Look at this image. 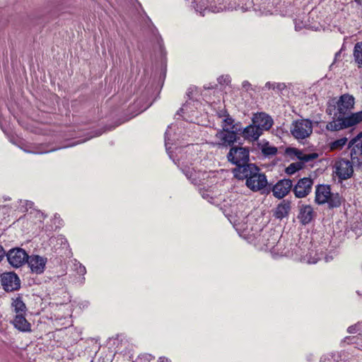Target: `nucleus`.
<instances>
[{"label":"nucleus","instance_id":"13","mask_svg":"<svg viewBox=\"0 0 362 362\" xmlns=\"http://www.w3.org/2000/svg\"><path fill=\"white\" fill-rule=\"evenodd\" d=\"M293 189V182L290 179L279 180L272 187L273 195L277 199H283Z\"/></svg>","mask_w":362,"mask_h":362},{"label":"nucleus","instance_id":"23","mask_svg":"<svg viewBox=\"0 0 362 362\" xmlns=\"http://www.w3.org/2000/svg\"><path fill=\"white\" fill-rule=\"evenodd\" d=\"M291 209V203L288 201L283 200L277 205L274 211V216L278 219H282L288 215Z\"/></svg>","mask_w":362,"mask_h":362},{"label":"nucleus","instance_id":"6","mask_svg":"<svg viewBox=\"0 0 362 362\" xmlns=\"http://www.w3.org/2000/svg\"><path fill=\"white\" fill-rule=\"evenodd\" d=\"M291 135L297 140H303L310 136L313 132V122L310 119L293 121L290 128Z\"/></svg>","mask_w":362,"mask_h":362},{"label":"nucleus","instance_id":"40","mask_svg":"<svg viewBox=\"0 0 362 362\" xmlns=\"http://www.w3.org/2000/svg\"><path fill=\"white\" fill-rule=\"evenodd\" d=\"M347 331L350 334H355L358 331V329H357V325H351L350 327H348L347 329Z\"/></svg>","mask_w":362,"mask_h":362},{"label":"nucleus","instance_id":"33","mask_svg":"<svg viewBox=\"0 0 362 362\" xmlns=\"http://www.w3.org/2000/svg\"><path fill=\"white\" fill-rule=\"evenodd\" d=\"M261 150L265 156H272L277 153V148L270 146L268 142L262 145Z\"/></svg>","mask_w":362,"mask_h":362},{"label":"nucleus","instance_id":"43","mask_svg":"<svg viewBox=\"0 0 362 362\" xmlns=\"http://www.w3.org/2000/svg\"><path fill=\"white\" fill-rule=\"evenodd\" d=\"M189 103H187L186 104H185L181 108L180 110H179V112H177L179 114L180 112H185V111L187 110L188 109V106H189Z\"/></svg>","mask_w":362,"mask_h":362},{"label":"nucleus","instance_id":"1","mask_svg":"<svg viewBox=\"0 0 362 362\" xmlns=\"http://www.w3.org/2000/svg\"><path fill=\"white\" fill-rule=\"evenodd\" d=\"M289 246L288 248L284 239L280 236L269 252L273 256L291 257L296 261L306 264L317 263L322 255V253L319 254L316 250L309 249L307 251L305 247L303 248L297 245L289 244Z\"/></svg>","mask_w":362,"mask_h":362},{"label":"nucleus","instance_id":"4","mask_svg":"<svg viewBox=\"0 0 362 362\" xmlns=\"http://www.w3.org/2000/svg\"><path fill=\"white\" fill-rule=\"evenodd\" d=\"M227 158L230 163L236 165L235 168H240L252 164L249 163L250 151L246 147H232L227 154Z\"/></svg>","mask_w":362,"mask_h":362},{"label":"nucleus","instance_id":"55","mask_svg":"<svg viewBox=\"0 0 362 362\" xmlns=\"http://www.w3.org/2000/svg\"><path fill=\"white\" fill-rule=\"evenodd\" d=\"M173 145H174V146H176V144H174V143H173ZM170 146L172 147V145H170Z\"/></svg>","mask_w":362,"mask_h":362},{"label":"nucleus","instance_id":"21","mask_svg":"<svg viewBox=\"0 0 362 362\" xmlns=\"http://www.w3.org/2000/svg\"><path fill=\"white\" fill-rule=\"evenodd\" d=\"M24 314H17L13 321V325L19 331L30 332L31 325L25 319Z\"/></svg>","mask_w":362,"mask_h":362},{"label":"nucleus","instance_id":"36","mask_svg":"<svg viewBox=\"0 0 362 362\" xmlns=\"http://www.w3.org/2000/svg\"><path fill=\"white\" fill-rule=\"evenodd\" d=\"M218 81L221 85H228L231 81V78L229 75H223L218 78Z\"/></svg>","mask_w":362,"mask_h":362},{"label":"nucleus","instance_id":"29","mask_svg":"<svg viewBox=\"0 0 362 362\" xmlns=\"http://www.w3.org/2000/svg\"><path fill=\"white\" fill-rule=\"evenodd\" d=\"M12 300L11 305L17 314H23L26 312L27 308L21 297L18 296Z\"/></svg>","mask_w":362,"mask_h":362},{"label":"nucleus","instance_id":"48","mask_svg":"<svg viewBox=\"0 0 362 362\" xmlns=\"http://www.w3.org/2000/svg\"><path fill=\"white\" fill-rule=\"evenodd\" d=\"M42 128H39V129H37L35 130L34 132H35L36 134H40V133H42Z\"/></svg>","mask_w":362,"mask_h":362},{"label":"nucleus","instance_id":"37","mask_svg":"<svg viewBox=\"0 0 362 362\" xmlns=\"http://www.w3.org/2000/svg\"><path fill=\"white\" fill-rule=\"evenodd\" d=\"M294 24H295L296 30H300L306 26L305 23H304L303 21H300V19H298V18L294 20Z\"/></svg>","mask_w":362,"mask_h":362},{"label":"nucleus","instance_id":"5","mask_svg":"<svg viewBox=\"0 0 362 362\" xmlns=\"http://www.w3.org/2000/svg\"><path fill=\"white\" fill-rule=\"evenodd\" d=\"M280 233L275 229L262 230L261 233L256 238V246L259 250L270 251L274 244L279 239Z\"/></svg>","mask_w":362,"mask_h":362},{"label":"nucleus","instance_id":"22","mask_svg":"<svg viewBox=\"0 0 362 362\" xmlns=\"http://www.w3.org/2000/svg\"><path fill=\"white\" fill-rule=\"evenodd\" d=\"M314 217L313 209L310 205L303 206L300 209L298 218L300 222L305 225L309 223Z\"/></svg>","mask_w":362,"mask_h":362},{"label":"nucleus","instance_id":"50","mask_svg":"<svg viewBox=\"0 0 362 362\" xmlns=\"http://www.w3.org/2000/svg\"><path fill=\"white\" fill-rule=\"evenodd\" d=\"M332 112L331 109H330L329 107H328V108L327 109V112L331 115V114H332V112Z\"/></svg>","mask_w":362,"mask_h":362},{"label":"nucleus","instance_id":"8","mask_svg":"<svg viewBox=\"0 0 362 362\" xmlns=\"http://www.w3.org/2000/svg\"><path fill=\"white\" fill-rule=\"evenodd\" d=\"M8 262L14 268H19L27 263L29 259V255L25 250L21 247H14L10 249L6 252Z\"/></svg>","mask_w":362,"mask_h":362},{"label":"nucleus","instance_id":"19","mask_svg":"<svg viewBox=\"0 0 362 362\" xmlns=\"http://www.w3.org/2000/svg\"><path fill=\"white\" fill-rule=\"evenodd\" d=\"M262 132H263L252 123L243 129L242 135L245 139L254 141L259 139V137L262 134Z\"/></svg>","mask_w":362,"mask_h":362},{"label":"nucleus","instance_id":"32","mask_svg":"<svg viewBox=\"0 0 362 362\" xmlns=\"http://www.w3.org/2000/svg\"><path fill=\"white\" fill-rule=\"evenodd\" d=\"M346 143L347 139L346 137H342L341 139L330 142L329 146L330 150L332 151L340 150L346 145Z\"/></svg>","mask_w":362,"mask_h":362},{"label":"nucleus","instance_id":"11","mask_svg":"<svg viewBox=\"0 0 362 362\" xmlns=\"http://www.w3.org/2000/svg\"><path fill=\"white\" fill-rule=\"evenodd\" d=\"M313 180L310 177L300 179L297 183L293 185V192L296 198H304L307 197L312 190Z\"/></svg>","mask_w":362,"mask_h":362},{"label":"nucleus","instance_id":"26","mask_svg":"<svg viewBox=\"0 0 362 362\" xmlns=\"http://www.w3.org/2000/svg\"><path fill=\"white\" fill-rule=\"evenodd\" d=\"M343 117L344 119L346 127H351L362 122V110L351 114L349 113Z\"/></svg>","mask_w":362,"mask_h":362},{"label":"nucleus","instance_id":"45","mask_svg":"<svg viewBox=\"0 0 362 362\" xmlns=\"http://www.w3.org/2000/svg\"><path fill=\"white\" fill-rule=\"evenodd\" d=\"M265 87L268 89H272L274 88V82L272 83V82H267L266 84H265Z\"/></svg>","mask_w":362,"mask_h":362},{"label":"nucleus","instance_id":"31","mask_svg":"<svg viewBox=\"0 0 362 362\" xmlns=\"http://www.w3.org/2000/svg\"><path fill=\"white\" fill-rule=\"evenodd\" d=\"M354 57L359 67L362 66V42H357L354 46Z\"/></svg>","mask_w":362,"mask_h":362},{"label":"nucleus","instance_id":"39","mask_svg":"<svg viewBox=\"0 0 362 362\" xmlns=\"http://www.w3.org/2000/svg\"><path fill=\"white\" fill-rule=\"evenodd\" d=\"M351 230L355 233L357 236H360L362 234L361 224L358 223L356 226L351 227Z\"/></svg>","mask_w":362,"mask_h":362},{"label":"nucleus","instance_id":"44","mask_svg":"<svg viewBox=\"0 0 362 362\" xmlns=\"http://www.w3.org/2000/svg\"><path fill=\"white\" fill-rule=\"evenodd\" d=\"M334 255H336L335 252H334V253H333V255H330V256H329V255H325V262H329L330 260H332V259H333V257H334Z\"/></svg>","mask_w":362,"mask_h":362},{"label":"nucleus","instance_id":"16","mask_svg":"<svg viewBox=\"0 0 362 362\" xmlns=\"http://www.w3.org/2000/svg\"><path fill=\"white\" fill-rule=\"evenodd\" d=\"M216 137L218 139V142L216 144L218 146H231L237 140L236 133L234 130H220L216 134Z\"/></svg>","mask_w":362,"mask_h":362},{"label":"nucleus","instance_id":"3","mask_svg":"<svg viewBox=\"0 0 362 362\" xmlns=\"http://www.w3.org/2000/svg\"><path fill=\"white\" fill-rule=\"evenodd\" d=\"M315 202L319 204L327 203L331 208L341 205V197L339 194L331 192L330 187L327 185H317L315 190Z\"/></svg>","mask_w":362,"mask_h":362},{"label":"nucleus","instance_id":"53","mask_svg":"<svg viewBox=\"0 0 362 362\" xmlns=\"http://www.w3.org/2000/svg\"><path fill=\"white\" fill-rule=\"evenodd\" d=\"M62 243H63V240L66 241L64 238H61Z\"/></svg>","mask_w":362,"mask_h":362},{"label":"nucleus","instance_id":"2","mask_svg":"<svg viewBox=\"0 0 362 362\" xmlns=\"http://www.w3.org/2000/svg\"><path fill=\"white\" fill-rule=\"evenodd\" d=\"M234 176L238 180H245V185L252 192L264 193L268 185L266 175L260 172V169L252 164L233 170Z\"/></svg>","mask_w":362,"mask_h":362},{"label":"nucleus","instance_id":"12","mask_svg":"<svg viewBox=\"0 0 362 362\" xmlns=\"http://www.w3.org/2000/svg\"><path fill=\"white\" fill-rule=\"evenodd\" d=\"M1 285L6 291H17L21 287V281L14 272H6L1 276Z\"/></svg>","mask_w":362,"mask_h":362},{"label":"nucleus","instance_id":"9","mask_svg":"<svg viewBox=\"0 0 362 362\" xmlns=\"http://www.w3.org/2000/svg\"><path fill=\"white\" fill-rule=\"evenodd\" d=\"M334 168V172L339 180H347L350 178L354 173L352 162L349 160L339 159L337 160Z\"/></svg>","mask_w":362,"mask_h":362},{"label":"nucleus","instance_id":"42","mask_svg":"<svg viewBox=\"0 0 362 362\" xmlns=\"http://www.w3.org/2000/svg\"><path fill=\"white\" fill-rule=\"evenodd\" d=\"M6 252H5L4 247L0 244V262L3 260L4 257L6 256Z\"/></svg>","mask_w":362,"mask_h":362},{"label":"nucleus","instance_id":"18","mask_svg":"<svg viewBox=\"0 0 362 362\" xmlns=\"http://www.w3.org/2000/svg\"><path fill=\"white\" fill-rule=\"evenodd\" d=\"M181 169L187 179L195 185H200L202 180H204V173H202L200 171L197 172L194 168H191L189 167H185V168Z\"/></svg>","mask_w":362,"mask_h":362},{"label":"nucleus","instance_id":"28","mask_svg":"<svg viewBox=\"0 0 362 362\" xmlns=\"http://www.w3.org/2000/svg\"><path fill=\"white\" fill-rule=\"evenodd\" d=\"M349 147L352 148L355 154L356 151H358L362 156V132L359 133L349 141Z\"/></svg>","mask_w":362,"mask_h":362},{"label":"nucleus","instance_id":"24","mask_svg":"<svg viewBox=\"0 0 362 362\" xmlns=\"http://www.w3.org/2000/svg\"><path fill=\"white\" fill-rule=\"evenodd\" d=\"M336 117V119L334 118L333 120L327 124L326 129L328 131L337 132L347 128L344 117L339 115Z\"/></svg>","mask_w":362,"mask_h":362},{"label":"nucleus","instance_id":"52","mask_svg":"<svg viewBox=\"0 0 362 362\" xmlns=\"http://www.w3.org/2000/svg\"><path fill=\"white\" fill-rule=\"evenodd\" d=\"M339 54H340L339 52L337 53L336 55H335V57H337Z\"/></svg>","mask_w":362,"mask_h":362},{"label":"nucleus","instance_id":"25","mask_svg":"<svg viewBox=\"0 0 362 362\" xmlns=\"http://www.w3.org/2000/svg\"><path fill=\"white\" fill-rule=\"evenodd\" d=\"M293 154L295 156L301 161V163H306L310 161L314 160L319 157V154L317 153H307L301 150L296 148L293 149Z\"/></svg>","mask_w":362,"mask_h":362},{"label":"nucleus","instance_id":"14","mask_svg":"<svg viewBox=\"0 0 362 362\" xmlns=\"http://www.w3.org/2000/svg\"><path fill=\"white\" fill-rule=\"evenodd\" d=\"M21 144H19V147L22 148L24 151L30 153L35 154H42L47 153L49 152L54 151L56 150L60 149L62 147H51L49 144H33L31 146H28L24 144L22 141H20Z\"/></svg>","mask_w":362,"mask_h":362},{"label":"nucleus","instance_id":"7","mask_svg":"<svg viewBox=\"0 0 362 362\" xmlns=\"http://www.w3.org/2000/svg\"><path fill=\"white\" fill-rule=\"evenodd\" d=\"M213 0H186L200 16H204L206 12L219 13L226 9V6L219 4L218 6L212 4Z\"/></svg>","mask_w":362,"mask_h":362},{"label":"nucleus","instance_id":"10","mask_svg":"<svg viewBox=\"0 0 362 362\" xmlns=\"http://www.w3.org/2000/svg\"><path fill=\"white\" fill-rule=\"evenodd\" d=\"M354 104L355 100L352 95H342L336 103L337 112L334 113V116L339 115L344 117L348 115L354 109Z\"/></svg>","mask_w":362,"mask_h":362},{"label":"nucleus","instance_id":"54","mask_svg":"<svg viewBox=\"0 0 362 362\" xmlns=\"http://www.w3.org/2000/svg\"><path fill=\"white\" fill-rule=\"evenodd\" d=\"M358 296H361V293L359 291H357Z\"/></svg>","mask_w":362,"mask_h":362},{"label":"nucleus","instance_id":"27","mask_svg":"<svg viewBox=\"0 0 362 362\" xmlns=\"http://www.w3.org/2000/svg\"><path fill=\"white\" fill-rule=\"evenodd\" d=\"M227 216L230 222L233 223L235 227H237V230L246 229L242 225L243 219L246 218L245 214H243L242 213L240 215L228 214Z\"/></svg>","mask_w":362,"mask_h":362},{"label":"nucleus","instance_id":"46","mask_svg":"<svg viewBox=\"0 0 362 362\" xmlns=\"http://www.w3.org/2000/svg\"><path fill=\"white\" fill-rule=\"evenodd\" d=\"M158 362H170L168 358L165 357H160Z\"/></svg>","mask_w":362,"mask_h":362},{"label":"nucleus","instance_id":"38","mask_svg":"<svg viewBox=\"0 0 362 362\" xmlns=\"http://www.w3.org/2000/svg\"><path fill=\"white\" fill-rule=\"evenodd\" d=\"M286 86L284 83H275L274 82V88L273 90L276 92H281L284 89H286Z\"/></svg>","mask_w":362,"mask_h":362},{"label":"nucleus","instance_id":"17","mask_svg":"<svg viewBox=\"0 0 362 362\" xmlns=\"http://www.w3.org/2000/svg\"><path fill=\"white\" fill-rule=\"evenodd\" d=\"M252 122L262 132L269 130L273 124L272 117L264 112L255 114L252 118Z\"/></svg>","mask_w":362,"mask_h":362},{"label":"nucleus","instance_id":"20","mask_svg":"<svg viewBox=\"0 0 362 362\" xmlns=\"http://www.w3.org/2000/svg\"><path fill=\"white\" fill-rule=\"evenodd\" d=\"M172 129L173 126H169L167 129L165 134V146L166 148V151L169 156V157L173 160V162L177 164L178 166L180 165L179 160H176L173 155V151L170 150L171 146L170 145L173 144V141L175 140L174 136L172 137Z\"/></svg>","mask_w":362,"mask_h":362},{"label":"nucleus","instance_id":"51","mask_svg":"<svg viewBox=\"0 0 362 362\" xmlns=\"http://www.w3.org/2000/svg\"><path fill=\"white\" fill-rule=\"evenodd\" d=\"M351 159L354 160L355 158L354 156V153H352V151L351 152Z\"/></svg>","mask_w":362,"mask_h":362},{"label":"nucleus","instance_id":"34","mask_svg":"<svg viewBox=\"0 0 362 362\" xmlns=\"http://www.w3.org/2000/svg\"><path fill=\"white\" fill-rule=\"evenodd\" d=\"M234 120L229 115H227L225 116V118L223 119L222 122V130H227V131H231L234 129V124H233Z\"/></svg>","mask_w":362,"mask_h":362},{"label":"nucleus","instance_id":"47","mask_svg":"<svg viewBox=\"0 0 362 362\" xmlns=\"http://www.w3.org/2000/svg\"><path fill=\"white\" fill-rule=\"evenodd\" d=\"M160 49L161 54H162V55H165V50L163 49V45H162L161 44H160Z\"/></svg>","mask_w":362,"mask_h":362},{"label":"nucleus","instance_id":"41","mask_svg":"<svg viewBox=\"0 0 362 362\" xmlns=\"http://www.w3.org/2000/svg\"><path fill=\"white\" fill-rule=\"evenodd\" d=\"M242 86L243 88L245 90H249L250 87H251V84L249 83V81H244L242 83Z\"/></svg>","mask_w":362,"mask_h":362},{"label":"nucleus","instance_id":"49","mask_svg":"<svg viewBox=\"0 0 362 362\" xmlns=\"http://www.w3.org/2000/svg\"><path fill=\"white\" fill-rule=\"evenodd\" d=\"M0 127H1V129H2L4 132H5V130H4V127H3L2 122H1V119H0Z\"/></svg>","mask_w":362,"mask_h":362},{"label":"nucleus","instance_id":"35","mask_svg":"<svg viewBox=\"0 0 362 362\" xmlns=\"http://www.w3.org/2000/svg\"><path fill=\"white\" fill-rule=\"evenodd\" d=\"M302 168H303V163H291L286 168V173L288 175H293L297 171L300 170Z\"/></svg>","mask_w":362,"mask_h":362},{"label":"nucleus","instance_id":"15","mask_svg":"<svg viewBox=\"0 0 362 362\" xmlns=\"http://www.w3.org/2000/svg\"><path fill=\"white\" fill-rule=\"evenodd\" d=\"M47 259L40 255L29 256L27 263L33 273L40 274L44 272Z\"/></svg>","mask_w":362,"mask_h":362},{"label":"nucleus","instance_id":"30","mask_svg":"<svg viewBox=\"0 0 362 362\" xmlns=\"http://www.w3.org/2000/svg\"><path fill=\"white\" fill-rule=\"evenodd\" d=\"M73 269L79 275H81L82 277L81 279V284H83L85 282V274H86V269L84 265H83L78 260L74 259L73 262Z\"/></svg>","mask_w":362,"mask_h":362}]
</instances>
